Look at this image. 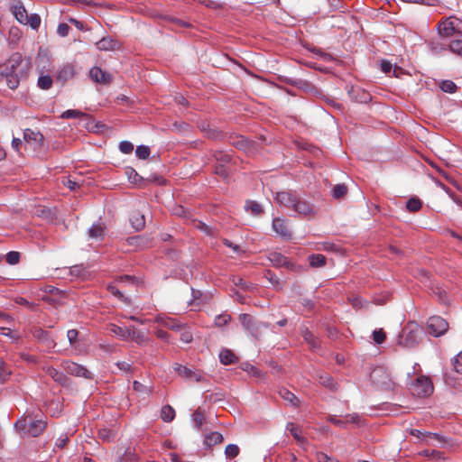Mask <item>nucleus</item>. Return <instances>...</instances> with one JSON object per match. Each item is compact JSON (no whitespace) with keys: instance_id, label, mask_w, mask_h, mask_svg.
I'll return each mask as SVG.
<instances>
[{"instance_id":"nucleus-1","label":"nucleus","mask_w":462,"mask_h":462,"mask_svg":"<svg viewBox=\"0 0 462 462\" xmlns=\"http://www.w3.org/2000/svg\"><path fill=\"white\" fill-rule=\"evenodd\" d=\"M6 84L9 88L15 89L21 81L27 77L31 63L22 54L15 52L3 64Z\"/></svg>"},{"instance_id":"nucleus-2","label":"nucleus","mask_w":462,"mask_h":462,"mask_svg":"<svg viewBox=\"0 0 462 462\" xmlns=\"http://www.w3.org/2000/svg\"><path fill=\"white\" fill-rule=\"evenodd\" d=\"M275 199L281 206L293 210L303 217H312L315 215L312 205L291 191L278 192Z\"/></svg>"},{"instance_id":"nucleus-3","label":"nucleus","mask_w":462,"mask_h":462,"mask_svg":"<svg viewBox=\"0 0 462 462\" xmlns=\"http://www.w3.org/2000/svg\"><path fill=\"white\" fill-rule=\"evenodd\" d=\"M15 428L22 437H38L47 426V421L43 419L28 414L19 419L15 422Z\"/></svg>"},{"instance_id":"nucleus-4","label":"nucleus","mask_w":462,"mask_h":462,"mask_svg":"<svg viewBox=\"0 0 462 462\" xmlns=\"http://www.w3.org/2000/svg\"><path fill=\"white\" fill-rule=\"evenodd\" d=\"M410 391L412 395L417 397H426L433 392V385L429 377L419 376L411 383Z\"/></svg>"},{"instance_id":"nucleus-5","label":"nucleus","mask_w":462,"mask_h":462,"mask_svg":"<svg viewBox=\"0 0 462 462\" xmlns=\"http://www.w3.org/2000/svg\"><path fill=\"white\" fill-rule=\"evenodd\" d=\"M371 380L378 388L383 390H390L393 388L394 383L393 382L388 372L383 367L374 368L371 374Z\"/></svg>"},{"instance_id":"nucleus-6","label":"nucleus","mask_w":462,"mask_h":462,"mask_svg":"<svg viewBox=\"0 0 462 462\" xmlns=\"http://www.w3.org/2000/svg\"><path fill=\"white\" fill-rule=\"evenodd\" d=\"M239 320L244 327L245 329L250 332V334L254 337H259L261 335V328L263 327L266 328L267 325H265L263 322H255L254 318L250 316L249 314H241L239 315Z\"/></svg>"},{"instance_id":"nucleus-7","label":"nucleus","mask_w":462,"mask_h":462,"mask_svg":"<svg viewBox=\"0 0 462 462\" xmlns=\"http://www.w3.org/2000/svg\"><path fill=\"white\" fill-rule=\"evenodd\" d=\"M61 367L63 370L74 376L78 377H83L86 379H91L92 374L90 371H88L85 366L79 365L77 363H74L69 360H65L61 363Z\"/></svg>"},{"instance_id":"nucleus-8","label":"nucleus","mask_w":462,"mask_h":462,"mask_svg":"<svg viewBox=\"0 0 462 462\" xmlns=\"http://www.w3.org/2000/svg\"><path fill=\"white\" fill-rule=\"evenodd\" d=\"M411 434L417 438H422V440L426 445H432L441 448L446 444V440L443 439V437L436 433L421 432L417 429H412L411 430Z\"/></svg>"},{"instance_id":"nucleus-9","label":"nucleus","mask_w":462,"mask_h":462,"mask_svg":"<svg viewBox=\"0 0 462 462\" xmlns=\"http://www.w3.org/2000/svg\"><path fill=\"white\" fill-rule=\"evenodd\" d=\"M428 331L434 337L443 335L448 328V322L439 316H433L428 319Z\"/></svg>"},{"instance_id":"nucleus-10","label":"nucleus","mask_w":462,"mask_h":462,"mask_svg":"<svg viewBox=\"0 0 462 462\" xmlns=\"http://www.w3.org/2000/svg\"><path fill=\"white\" fill-rule=\"evenodd\" d=\"M460 21L454 17H448L442 23L439 24V32L441 36L450 37L456 33H459L460 31L457 30V25Z\"/></svg>"},{"instance_id":"nucleus-11","label":"nucleus","mask_w":462,"mask_h":462,"mask_svg":"<svg viewBox=\"0 0 462 462\" xmlns=\"http://www.w3.org/2000/svg\"><path fill=\"white\" fill-rule=\"evenodd\" d=\"M42 370L53 379L54 382L58 383L59 384L69 387L70 385V379L64 374L62 372H60L56 368L52 367L51 365H45L42 366Z\"/></svg>"},{"instance_id":"nucleus-12","label":"nucleus","mask_w":462,"mask_h":462,"mask_svg":"<svg viewBox=\"0 0 462 462\" xmlns=\"http://www.w3.org/2000/svg\"><path fill=\"white\" fill-rule=\"evenodd\" d=\"M89 77L94 82L98 84L108 85L112 81V75L99 67H93L89 70Z\"/></svg>"},{"instance_id":"nucleus-13","label":"nucleus","mask_w":462,"mask_h":462,"mask_svg":"<svg viewBox=\"0 0 462 462\" xmlns=\"http://www.w3.org/2000/svg\"><path fill=\"white\" fill-rule=\"evenodd\" d=\"M23 140L26 143L32 144L34 149H39L42 146L43 135L40 132L25 129L23 132Z\"/></svg>"},{"instance_id":"nucleus-14","label":"nucleus","mask_w":462,"mask_h":462,"mask_svg":"<svg viewBox=\"0 0 462 462\" xmlns=\"http://www.w3.org/2000/svg\"><path fill=\"white\" fill-rule=\"evenodd\" d=\"M273 229L275 233L282 236V237L290 238L291 232L287 227L285 220L283 218L276 217L273 220Z\"/></svg>"},{"instance_id":"nucleus-15","label":"nucleus","mask_w":462,"mask_h":462,"mask_svg":"<svg viewBox=\"0 0 462 462\" xmlns=\"http://www.w3.org/2000/svg\"><path fill=\"white\" fill-rule=\"evenodd\" d=\"M233 144L239 150H243L248 153H253L255 150V143L240 136L234 141Z\"/></svg>"},{"instance_id":"nucleus-16","label":"nucleus","mask_w":462,"mask_h":462,"mask_svg":"<svg viewBox=\"0 0 462 462\" xmlns=\"http://www.w3.org/2000/svg\"><path fill=\"white\" fill-rule=\"evenodd\" d=\"M97 47L100 51H114L119 48V44L116 40L106 37L97 42Z\"/></svg>"},{"instance_id":"nucleus-17","label":"nucleus","mask_w":462,"mask_h":462,"mask_svg":"<svg viewBox=\"0 0 462 462\" xmlns=\"http://www.w3.org/2000/svg\"><path fill=\"white\" fill-rule=\"evenodd\" d=\"M130 222L132 224V226L136 230L139 231L143 229L145 226V217L144 215L142 214L139 211H134L132 213L130 217Z\"/></svg>"},{"instance_id":"nucleus-18","label":"nucleus","mask_w":462,"mask_h":462,"mask_svg":"<svg viewBox=\"0 0 462 462\" xmlns=\"http://www.w3.org/2000/svg\"><path fill=\"white\" fill-rule=\"evenodd\" d=\"M109 330L114 335L117 336L123 340H127L129 338L131 327L129 328H123L115 324H111L109 326Z\"/></svg>"},{"instance_id":"nucleus-19","label":"nucleus","mask_w":462,"mask_h":462,"mask_svg":"<svg viewBox=\"0 0 462 462\" xmlns=\"http://www.w3.org/2000/svg\"><path fill=\"white\" fill-rule=\"evenodd\" d=\"M130 334L129 338L138 345L147 344L150 340L144 333L136 330L134 327H131Z\"/></svg>"},{"instance_id":"nucleus-20","label":"nucleus","mask_w":462,"mask_h":462,"mask_svg":"<svg viewBox=\"0 0 462 462\" xmlns=\"http://www.w3.org/2000/svg\"><path fill=\"white\" fill-rule=\"evenodd\" d=\"M286 430L291 433L293 438L300 445L307 443V439L301 435V430L300 429L299 426L290 422L287 424Z\"/></svg>"},{"instance_id":"nucleus-21","label":"nucleus","mask_w":462,"mask_h":462,"mask_svg":"<svg viewBox=\"0 0 462 462\" xmlns=\"http://www.w3.org/2000/svg\"><path fill=\"white\" fill-rule=\"evenodd\" d=\"M75 75L74 67L71 64H67L63 66L58 74V79L62 81H67L72 79Z\"/></svg>"},{"instance_id":"nucleus-22","label":"nucleus","mask_w":462,"mask_h":462,"mask_svg":"<svg viewBox=\"0 0 462 462\" xmlns=\"http://www.w3.org/2000/svg\"><path fill=\"white\" fill-rule=\"evenodd\" d=\"M157 321L163 325L165 328L171 330H180L182 328V324L171 318H158Z\"/></svg>"},{"instance_id":"nucleus-23","label":"nucleus","mask_w":462,"mask_h":462,"mask_svg":"<svg viewBox=\"0 0 462 462\" xmlns=\"http://www.w3.org/2000/svg\"><path fill=\"white\" fill-rule=\"evenodd\" d=\"M223 441V436L217 431L211 432L205 436L204 444L212 447Z\"/></svg>"},{"instance_id":"nucleus-24","label":"nucleus","mask_w":462,"mask_h":462,"mask_svg":"<svg viewBox=\"0 0 462 462\" xmlns=\"http://www.w3.org/2000/svg\"><path fill=\"white\" fill-rule=\"evenodd\" d=\"M220 362L224 365H230L236 362V355L229 349H223L219 354Z\"/></svg>"},{"instance_id":"nucleus-25","label":"nucleus","mask_w":462,"mask_h":462,"mask_svg":"<svg viewBox=\"0 0 462 462\" xmlns=\"http://www.w3.org/2000/svg\"><path fill=\"white\" fill-rule=\"evenodd\" d=\"M13 14L17 19V21L22 24L24 23L25 20L28 17L27 11L21 5H15L13 6Z\"/></svg>"},{"instance_id":"nucleus-26","label":"nucleus","mask_w":462,"mask_h":462,"mask_svg":"<svg viewBox=\"0 0 462 462\" xmlns=\"http://www.w3.org/2000/svg\"><path fill=\"white\" fill-rule=\"evenodd\" d=\"M173 370L185 380H190L193 375L191 369L177 363L173 365Z\"/></svg>"},{"instance_id":"nucleus-27","label":"nucleus","mask_w":462,"mask_h":462,"mask_svg":"<svg viewBox=\"0 0 462 462\" xmlns=\"http://www.w3.org/2000/svg\"><path fill=\"white\" fill-rule=\"evenodd\" d=\"M89 237L93 239H102L105 236V227L101 225H93L88 230Z\"/></svg>"},{"instance_id":"nucleus-28","label":"nucleus","mask_w":462,"mask_h":462,"mask_svg":"<svg viewBox=\"0 0 462 462\" xmlns=\"http://www.w3.org/2000/svg\"><path fill=\"white\" fill-rule=\"evenodd\" d=\"M279 394L284 401L288 402L290 404L293 406L299 405L298 398L295 396L294 393H291L289 390L282 389L280 390Z\"/></svg>"},{"instance_id":"nucleus-29","label":"nucleus","mask_w":462,"mask_h":462,"mask_svg":"<svg viewBox=\"0 0 462 462\" xmlns=\"http://www.w3.org/2000/svg\"><path fill=\"white\" fill-rule=\"evenodd\" d=\"M175 417V411L170 405H165L161 410V418L165 422H171Z\"/></svg>"},{"instance_id":"nucleus-30","label":"nucleus","mask_w":462,"mask_h":462,"mask_svg":"<svg viewBox=\"0 0 462 462\" xmlns=\"http://www.w3.org/2000/svg\"><path fill=\"white\" fill-rule=\"evenodd\" d=\"M310 264L312 267H322L326 264V257L323 254H311L309 257Z\"/></svg>"},{"instance_id":"nucleus-31","label":"nucleus","mask_w":462,"mask_h":462,"mask_svg":"<svg viewBox=\"0 0 462 462\" xmlns=\"http://www.w3.org/2000/svg\"><path fill=\"white\" fill-rule=\"evenodd\" d=\"M319 382L321 385L328 387L331 390L336 389V383L333 378L328 374H322L319 376Z\"/></svg>"},{"instance_id":"nucleus-32","label":"nucleus","mask_w":462,"mask_h":462,"mask_svg":"<svg viewBox=\"0 0 462 462\" xmlns=\"http://www.w3.org/2000/svg\"><path fill=\"white\" fill-rule=\"evenodd\" d=\"M61 118H88V115L76 109H69L64 111L61 116Z\"/></svg>"},{"instance_id":"nucleus-33","label":"nucleus","mask_w":462,"mask_h":462,"mask_svg":"<svg viewBox=\"0 0 462 462\" xmlns=\"http://www.w3.org/2000/svg\"><path fill=\"white\" fill-rule=\"evenodd\" d=\"M23 24L30 25L32 29L38 30L41 25V17L37 14H32L28 15Z\"/></svg>"},{"instance_id":"nucleus-34","label":"nucleus","mask_w":462,"mask_h":462,"mask_svg":"<svg viewBox=\"0 0 462 462\" xmlns=\"http://www.w3.org/2000/svg\"><path fill=\"white\" fill-rule=\"evenodd\" d=\"M270 260L273 262L275 265L278 266H289L290 263L288 262L287 258L282 255L278 253H273L270 255Z\"/></svg>"},{"instance_id":"nucleus-35","label":"nucleus","mask_w":462,"mask_h":462,"mask_svg":"<svg viewBox=\"0 0 462 462\" xmlns=\"http://www.w3.org/2000/svg\"><path fill=\"white\" fill-rule=\"evenodd\" d=\"M421 201L418 198H411L406 203V208L410 212H417L421 208Z\"/></svg>"},{"instance_id":"nucleus-36","label":"nucleus","mask_w":462,"mask_h":462,"mask_svg":"<svg viewBox=\"0 0 462 462\" xmlns=\"http://www.w3.org/2000/svg\"><path fill=\"white\" fill-rule=\"evenodd\" d=\"M451 52L462 56V39L453 40L448 44Z\"/></svg>"},{"instance_id":"nucleus-37","label":"nucleus","mask_w":462,"mask_h":462,"mask_svg":"<svg viewBox=\"0 0 462 462\" xmlns=\"http://www.w3.org/2000/svg\"><path fill=\"white\" fill-rule=\"evenodd\" d=\"M38 86L42 89H49L52 86V79L47 75L41 76L38 79Z\"/></svg>"},{"instance_id":"nucleus-38","label":"nucleus","mask_w":462,"mask_h":462,"mask_svg":"<svg viewBox=\"0 0 462 462\" xmlns=\"http://www.w3.org/2000/svg\"><path fill=\"white\" fill-rule=\"evenodd\" d=\"M239 448L236 444H229L226 447L225 454L227 458H234L238 456L239 454Z\"/></svg>"},{"instance_id":"nucleus-39","label":"nucleus","mask_w":462,"mask_h":462,"mask_svg":"<svg viewBox=\"0 0 462 462\" xmlns=\"http://www.w3.org/2000/svg\"><path fill=\"white\" fill-rule=\"evenodd\" d=\"M246 210H250L254 216H258L263 212L262 206L255 201H248L245 206Z\"/></svg>"},{"instance_id":"nucleus-40","label":"nucleus","mask_w":462,"mask_h":462,"mask_svg":"<svg viewBox=\"0 0 462 462\" xmlns=\"http://www.w3.org/2000/svg\"><path fill=\"white\" fill-rule=\"evenodd\" d=\"M150 148L145 145H139L135 150V154L139 159L145 160L150 155Z\"/></svg>"},{"instance_id":"nucleus-41","label":"nucleus","mask_w":462,"mask_h":462,"mask_svg":"<svg viewBox=\"0 0 462 462\" xmlns=\"http://www.w3.org/2000/svg\"><path fill=\"white\" fill-rule=\"evenodd\" d=\"M347 192V188L345 184L336 185L333 189V197L335 199L343 198Z\"/></svg>"},{"instance_id":"nucleus-42","label":"nucleus","mask_w":462,"mask_h":462,"mask_svg":"<svg viewBox=\"0 0 462 462\" xmlns=\"http://www.w3.org/2000/svg\"><path fill=\"white\" fill-rule=\"evenodd\" d=\"M192 420L193 422L195 423L196 428L200 429V427L203 425L205 421V417L204 414L199 410H197L192 414Z\"/></svg>"},{"instance_id":"nucleus-43","label":"nucleus","mask_w":462,"mask_h":462,"mask_svg":"<svg viewBox=\"0 0 462 462\" xmlns=\"http://www.w3.org/2000/svg\"><path fill=\"white\" fill-rule=\"evenodd\" d=\"M440 88L444 92L454 93L457 90V86L452 80H443Z\"/></svg>"},{"instance_id":"nucleus-44","label":"nucleus","mask_w":462,"mask_h":462,"mask_svg":"<svg viewBox=\"0 0 462 462\" xmlns=\"http://www.w3.org/2000/svg\"><path fill=\"white\" fill-rule=\"evenodd\" d=\"M11 374L9 367L2 361H0V383L5 382Z\"/></svg>"},{"instance_id":"nucleus-45","label":"nucleus","mask_w":462,"mask_h":462,"mask_svg":"<svg viewBox=\"0 0 462 462\" xmlns=\"http://www.w3.org/2000/svg\"><path fill=\"white\" fill-rule=\"evenodd\" d=\"M5 260L11 265L17 264L20 261V253L16 251H11L7 253Z\"/></svg>"},{"instance_id":"nucleus-46","label":"nucleus","mask_w":462,"mask_h":462,"mask_svg":"<svg viewBox=\"0 0 462 462\" xmlns=\"http://www.w3.org/2000/svg\"><path fill=\"white\" fill-rule=\"evenodd\" d=\"M116 435L115 430H107V429H102L98 432V436L101 439L109 441L111 440Z\"/></svg>"},{"instance_id":"nucleus-47","label":"nucleus","mask_w":462,"mask_h":462,"mask_svg":"<svg viewBox=\"0 0 462 462\" xmlns=\"http://www.w3.org/2000/svg\"><path fill=\"white\" fill-rule=\"evenodd\" d=\"M302 337L304 340L310 345L311 347L314 348L318 346L314 335L308 329L303 331Z\"/></svg>"},{"instance_id":"nucleus-48","label":"nucleus","mask_w":462,"mask_h":462,"mask_svg":"<svg viewBox=\"0 0 462 462\" xmlns=\"http://www.w3.org/2000/svg\"><path fill=\"white\" fill-rule=\"evenodd\" d=\"M107 291L112 295L116 297L117 299H119L123 301H126V298L124 296V294L119 291V289L116 285H114V284L107 285Z\"/></svg>"},{"instance_id":"nucleus-49","label":"nucleus","mask_w":462,"mask_h":462,"mask_svg":"<svg viewBox=\"0 0 462 462\" xmlns=\"http://www.w3.org/2000/svg\"><path fill=\"white\" fill-rule=\"evenodd\" d=\"M386 338V334L380 328L373 332V339L376 344H382Z\"/></svg>"},{"instance_id":"nucleus-50","label":"nucleus","mask_w":462,"mask_h":462,"mask_svg":"<svg viewBox=\"0 0 462 462\" xmlns=\"http://www.w3.org/2000/svg\"><path fill=\"white\" fill-rule=\"evenodd\" d=\"M180 340L184 343H189L192 340V334L190 331L183 325L180 329Z\"/></svg>"},{"instance_id":"nucleus-51","label":"nucleus","mask_w":462,"mask_h":462,"mask_svg":"<svg viewBox=\"0 0 462 462\" xmlns=\"http://www.w3.org/2000/svg\"><path fill=\"white\" fill-rule=\"evenodd\" d=\"M119 150L125 154L131 153L134 150V145L128 141H123L119 143Z\"/></svg>"},{"instance_id":"nucleus-52","label":"nucleus","mask_w":462,"mask_h":462,"mask_svg":"<svg viewBox=\"0 0 462 462\" xmlns=\"http://www.w3.org/2000/svg\"><path fill=\"white\" fill-rule=\"evenodd\" d=\"M125 173L128 177V180L132 182V183H137L140 180H141V177L138 175V173L132 168H128L126 169L125 171Z\"/></svg>"},{"instance_id":"nucleus-53","label":"nucleus","mask_w":462,"mask_h":462,"mask_svg":"<svg viewBox=\"0 0 462 462\" xmlns=\"http://www.w3.org/2000/svg\"><path fill=\"white\" fill-rule=\"evenodd\" d=\"M316 459L318 462H338L336 458L329 457L323 452H317Z\"/></svg>"},{"instance_id":"nucleus-54","label":"nucleus","mask_w":462,"mask_h":462,"mask_svg":"<svg viewBox=\"0 0 462 462\" xmlns=\"http://www.w3.org/2000/svg\"><path fill=\"white\" fill-rule=\"evenodd\" d=\"M216 161L219 162V164L227 163L230 162L231 157L227 153H224L222 152H218L215 154Z\"/></svg>"},{"instance_id":"nucleus-55","label":"nucleus","mask_w":462,"mask_h":462,"mask_svg":"<svg viewBox=\"0 0 462 462\" xmlns=\"http://www.w3.org/2000/svg\"><path fill=\"white\" fill-rule=\"evenodd\" d=\"M62 183L64 186H66L70 190H76L78 188H79V183L76 180H73L69 178H66L62 180Z\"/></svg>"},{"instance_id":"nucleus-56","label":"nucleus","mask_w":462,"mask_h":462,"mask_svg":"<svg viewBox=\"0 0 462 462\" xmlns=\"http://www.w3.org/2000/svg\"><path fill=\"white\" fill-rule=\"evenodd\" d=\"M453 365L456 372L462 374V351L455 357Z\"/></svg>"},{"instance_id":"nucleus-57","label":"nucleus","mask_w":462,"mask_h":462,"mask_svg":"<svg viewBox=\"0 0 462 462\" xmlns=\"http://www.w3.org/2000/svg\"><path fill=\"white\" fill-rule=\"evenodd\" d=\"M69 26L67 23H60L57 28V32L60 36L65 37L69 32Z\"/></svg>"},{"instance_id":"nucleus-58","label":"nucleus","mask_w":462,"mask_h":462,"mask_svg":"<svg viewBox=\"0 0 462 462\" xmlns=\"http://www.w3.org/2000/svg\"><path fill=\"white\" fill-rule=\"evenodd\" d=\"M78 336H79V332L76 329H69L67 332V337L71 346H73L76 343Z\"/></svg>"},{"instance_id":"nucleus-59","label":"nucleus","mask_w":462,"mask_h":462,"mask_svg":"<svg viewBox=\"0 0 462 462\" xmlns=\"http://www.w3.org/2000/svg\"><path fill=\"white\" fill-rule=\"evenodd\" d=\"M230 320V317L228 315H219L216 318L215 323L217 326H223L226 324Z\"/></svg>"},{"instance_id":"nucleus-60","label":"nucleus","mask_w":462,"mask_h":462,"mask_svg":"<svg viewBox=\"0 0 462 462\" xmlns=\"http://www.w3.org/2000/svg\"><path fill=\"white\" fill-rule=\"evenodd\" d=\"M215 173L223 178H226L227 176V171L225 168L224 164H218L217 166H216Z\"/></svg>"},{"instance_id":"nucleus-61","label":"nucleus","mask_w":462,"mask_h":462,"mask_svg":"<svg viewBox=\"0 0 462 462\" xmlns=\"http://www.w3.org/2000/svg\"><path fill=\"white\" fill-rule=\"evenodd\" d=\"M422 454L426 457H432L433 458H436V459L442 458V453L439 451H437V450H432V451L425 450L422 452Z\"/></svg>"},{"instance_id":"nucleus-62","label":"nucleus","mask_w":462,"mask_h":462,"mask_svg":"<svg viewBox=\"0 0 462 462\" xmlns=\"http://www.w3.org/2000/svg\"><path fill=\"white\" fill-rule=\"evenodd\" d=\"M328 420L336 426L345 427L346 425L345 420L337 419L336 416H329Z\"/></svg>"},{"instance_id":"nucleus-63","label":"nucleus","mask_w":462,"mask_h":462,"mask_svg":"<svg viewBox=\"0 0 462 462\" xmlns=\"http://www.w3.org/2000/svg\"><path fill=\"white\" fill-rule=\"evenodd\" d=\"M346 424L348 422L358 424L360 421V417L357 414L346 415L345 417Z\"/></svg>"},{"instance_id":"nucleus-64","label":"nucleus","mask_w":462,"mask_h":462,"mask_svg":"<svg viewBox=\"0 0 462 462\" xmlns=\"http://www.w3.org/2000/svg\"><path fill=\"white\" fill-rule=\"evenodd\" d=\"M192 374H193V375L189 381L196 382V383L204 381V379H205L204 375L199 371H193Z\"/></svg>"}]
</instances>
